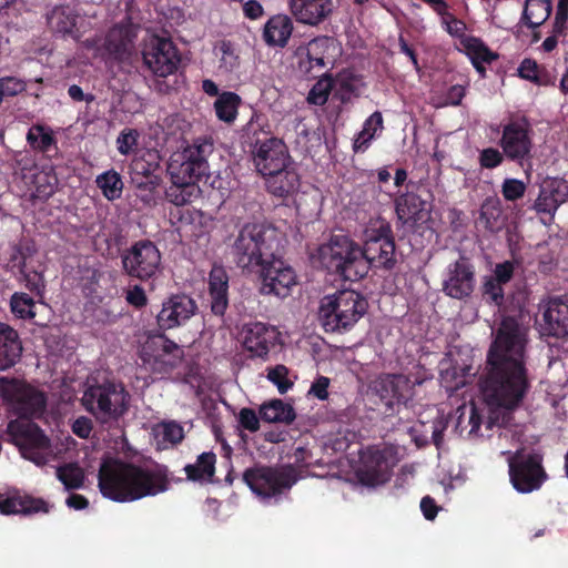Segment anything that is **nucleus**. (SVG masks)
<instances>
[{
    "label": "nucleus",
    "instance_id": "34",
    "mask_svg": "<svg viewBox=\"0 0 568 568\" xmlns=\"http://www.w3.org/2000/svg\"><path fill=\"white\" fill-rule=\"evenodd\" d=\"M0 339V372L13 367L22 356V343L18 332L9 326Z\"/></svg>",
    "mask_w": 568,
    "mask_h": 568
},
{
    "label": "nucleus",
    "instance_id": "21",
    "mask_svg": "<svg viewBox=\"0 0 568 568\" xmlns=\"http://www.w3.org/2000/svg\"><path fill=\"white\" fill-rule=\"evenodd\" d=\"M243 346L251 357L267 359L268 353L280 339V332L268 324L256 322L245 325Z\"/></svg>",
    "mask_w": 568,
    "mask_h": 568
},
{
    "label": "nucleus",
    "instance_id": "11",
    "mask_svg": "<svg viewBox=\"0 0 568 568\" xmlns=\"http://www.w3.org/2000/svg\"><path fill=\"white\" fill-rule=\"evenodd\" d=\"M161 253L150 240H140L122 252L123 272L142 282L153 280L161 271Z\"/></svg>",
    "mask_w": 568,
    "mask_h": 568
},
{
    "label": "nucleus",
    "instance_id": "61",
    "mask_svg": "<svg viewBox=\"0 0 568 568\" xmlns=\"http://www.w3.org/2000/svg\"><path fill=\"white\" fill-rule=\"evenodd\" d=\"M383 123L384 120L382 113L379 111H375L365 120L359 132L367 139H374L376 133L383 130Z\"/></svg>",
    "mask_w": 568,
    "mask_h": 568
},
{
    "label": "nucleus",
    "instance_id": "20",
    "mask_svg": "<svg viewBox=\"0 0 568 568\" xmlns=\"http://www.w3.org/2000/svg\"><path fill=\"white\" fill-rule=\"evenodd\" d=\"M373 388L387 409L394 410L412 399L414 384L404 374H385L374 382Z\"/></svg>",
    "mask_w": 568,
    "mask_h": 568
},
{
    "label": "nucleus",
    "instance_id": "51",
    "mask_svg": "<svg viewBox=\"0 0 568 568\" xmlns=\"http://www.w3.org/2000/svg\"><path fill=\"white\" fill-rule=\"evenodd\" d=\"M26 282L27 288L33 293L39 300H42L45 292V280L41 272L28 271L20 273Z\"/></svg>",
    "mask_w": 568,
    "mask_h": 568
},
{
    "label": "nucleus",
    "instance_id": "9",
    "mask_svg": "<svg viewBox=\"0 0 568 568\" xmlns=\"http://www.w3.org/2000/svg\"><path fill=\"white\" fill-rule=\"evenodd\" d=\"M395 465L396 457L393 448L368 446L359 452L355 475L362 485L376 487L390 479Z\"/></svg>",
    "mask_w": 568,
    "mask_h": 568
},
{
    "label": "nucleus",
    "instance_id": "39",
    "mask_svg": "<svg viewBox=\"0 0 568 568\" xmlns=\"http://www.w3.org/2000/svg\"><path fill=\"white\" fill-rule=\"evenodd\" d=\"M27 142L32 150L50 155L51 151L57 152V140L51 128L43 124H33L28 130Z\"/></svg>",
    "mask_w": 568,
    "mask_h": 568
},
{
    "label": "nucleus",
    "instance_id": "53",
    "mask_svg": "<svg viewBox=\"0 0 568 568\" xmlns=\"http://www.w3.org/2000/svg\"><path fill=\"white\" fill-rule=\"evenodd\" d=\"M139 133L134 129H124L116 139L118 151L122 155L131 154L138 145Z\"/></svg>",
    "mask_w": 568,
    "mask_h": 568
},
{
    "label": "nucleus",
    "instance_id": "63",
    "mask_svg": "<svg viewBox=\"0 0 568 568\" xmlns=\"http://www.w3.org/2000/svg\"><path fill=\"white\" fill-rule=\"evenodd\" d=\"M239 423L242 428L254 433L260 428V420L254 409L242 408L239 414Z\"/></svg>",
    "mask_w": 568,
    "mask_h": 568
},
{
    "label": "nucleus",
    "instance_id": "5",
    "mask_svg": "<svg viewBox=\"0 0 568 568\" xmlns=\"http://www.w3.org/2000/svg\"><path fill=\"white\" fill-rule=\"evenodd\" d=\"M131 395L125 385L115 379L89 383L81 405L101 425L118 423L130 408Z\"/></svg>",
    "mask_w": 568,
    "mask_h": 568
},
{
    "label": "nucleus",
    "instance_id": "8",
    "mask_svg": "<svg viewBox=\"0 0 568 568\" xmlns=\"http://www.w3.org/2000/svg\"><path fill=\"white\" fill-rule=\"evenodd\" d=\"M395 248L390 223L384 219L372 221L364 231V245L361 246L364 261H366L365 276L372 267L393 270L397 262Z\"/></svg>",
    "mask_w": 568,
    "mask_h": 568
},
{
    "label": "nucleus",
    "instance_id": "46",
    "mask_svg": "<svg viewBox=\"0 0 568 568\" xmlns=\"http://www.w3.org/2000/svg\"><path fill=\"white\" fill-rule=\"evenodd\" d=\"M334 87V79L332 74L325 73L310 90L307 94V102L310 104L322 106L329 97Z\"/></svg>",
    "mask_w": 568,
    "mask_h": 568
},
{
    "label": "nucleus",
    "instance_id": "13",
    "mask_svg": "<svg viewBox=\"0 0 568 568\" xmlns=\"http://www.w3.org/2000/svg\"><path fill=\"white\" fill-rule=\"evenodd\" d=\"M498 145L507 160L523 166L532 156L534 142L529 121L526 118L511 119L503 124Z\"/></svg>",
    "mask_w": 568,
    "mask_h": 568
},
{
    "label": "nucleus",
    "instance_id": "18",
    "mask_svg": "<svg viewBox=\"0 0 568 568\" xmlns=\"http://www.w3.org/2000/svg\"><path fill=\"white\" fill-rule=\"evenodd\" d=\"M256 274L261 277V293L284 298L296 285V273L281 260V254L268 265H264Z\"/></svg>",
    "mask_w": 568,
    "mask_h": 568
},
{
    "label": "nucleus",
    "instance_id": "47",
    "mask_svg": "<svg viewBox=\"0 0 568 568\" xmlns=\"http://www.w3.org/2000/svg\"><path fill=\"white\" fill-rule=\"evenodd\" d=\"M57 477L67 489L81 488L84 481L83 470L73 463L58 467Z\"/></svg>",
    "mask_w": 568,
    "mask_h": 568
},
{
    "label": "nucleus",
    "instance_id": "57",
    "mask_svg": "<svg viewBox=\"0 0 568 568\" xmlns=\"http://www.w3.org/2000/svg\"><path fill=\"white\" fill-rule=\"evenodd\" d=\"M560 206L550 195L547 193L544 187H540L538 197L535 201L534 209L537 213L548 214L550 217H554L556 211Z\"/></svg>",
    "mask_w": 568,
    "mask_h": 568
},
{
    "label": "nucleus",
    "instance_id": "24",
    "mask_svg": "<svg viewBox=\"0 0 568 568\" xmlns=\"http://www.w3.org/2000/svg\"><path fill=\"white\" fill-rule=\"evenodd\" d=\"M475 375L471 364L459 363L449 357L439 362V382L449 395L470 384Z\"/></svg>",
    "mask_w": 568,
    "mask_h": 568
},
{
    "label": "nucleus",
    "instance_id": "42",
    "mask_svg": "<svg viewBox=\"0 0 568 568\" xmlns=\"http://www.w3.org/2000/svg\"><path fill=\"white\" fill-rule=\"evenodd\" d=\"M95 183L106 200L113 202L122 196L124 183L120 173L114 169L99 174L95 179Z\"/></svg>",
    "mask_w": 568,
    "mask_h": 568
},
{
    "label": "nucleus",
    "instance_id": "59",
    "mask_svg": "<svg viewBox=\"0 0 568 568\" xmlns=\"http://www.w3.org/2000/svg\"><path fill=\"white\" fill-rule=\"evenodd\" d=\"M540 68L538 63L529 58L524 59L518 68V74L520 78L528 80L536 84H544L540 77Z\"/></svg>",
    "mask_w": 568,
    "mask_h": 568
},
{
    "label": "nucleus",
    "instance_id": "30",
    "mask_svg": "<svg viewBox=\"0 0 568 568\" xmlns=\"http://www.w3.org/2000/svg\"><path fill=\"white\" fill-rule=\"evenodd\" d=\"M544 331L547 335L561 338L568 335V304L559 298L548 302L544 312Z\"/></svg>",
    "mask_w": 568,
    "mask_h": 568
},
{
    "label": "nucleus",
    "instance_id": "60",
    "mask_svg": "<svg viewBox=\"0 0 568 568\" xmlns=\"http://www.w3.org/2000/svg\"><path fill=\"white\" fill-rule=\"evenodd\" d=\"M567 30H568V2L558 1L551 33L566 37Z\"/></svg>",
    "mask_w": 568,
    "mask_h": 568
},
{
    "label": "nucleus",
    "instance_id": "32",
    "mask_svg": "<svg viewBox=\"0 0 568 568\" xmlns=\"http://www.w3.org/2000/svg\"><path fill=\"white\" fill-rule=\"evenodd\" d=\"M293 21L287 14L272 16L263 29V39L271 47L284 48L293 32Z\"/></svg>",
    "mask_w": 568,
    "mask_h": 568
},
{
    "label": "nucleus",
    "instance_id": "10",
    "mask_svg": "<svg viewBox=\"0 0 568 568\" xmlns=\"http://www.w3.org/2000/svg\"><path fill=\"white\" fill-rule=\"evenodd\" d=\"M542 455L538 453L516 452L508 460L509 479L513 487L520 494L539 490L548 480L542 465Z\"/></svg>",
    "mask_w": 568,
    "mask_h": 568
},
{
    "label": "nucleus",
    "instance_id": "17",
    "mask_svg": "<svg viewBox=\"0 0 568 568\" xmlns=\"http://www.w3.org/2000/svg\"><path fill=\"white\" fill-rule=\"evenodd\" d=\"M476 287L475 265L466 256L450 263L446 268V276L442 291L446 296L455 300H466L471 296Z\"/></svg>",
    "mask_w": 568,
    "mask_h": 568
},
{
    "label": "nucleus",
    "instance_id": "6",
    "mask_svg": "<svg viewBox=\"0 0 568 568\" xmlns=\"http://www.w3.org/2000/svg\"><path fill=\"white\" fill-rule=\"evenodd\" d=\"M317 260L327 272L344 281L357 282L365 277L366 261L361 245L346 235H333L317 248Z\"/></svg>",
    "mask_w": 568,
    "mask_h": 568
},
{
    "label": "nucleus",
    "instance_id": "7",
    "mask_svg": "<svg viewBox=\"0 0 568 568\" xmlns=\"http://www.w3.org/2000/svg\"><path fill=\"white\" fill-rule=\"evenodd\" d=\"M367 301L352 290L325 295L320 302L318 320L327 333L348 331L366 313Z\"/></svg>",
    "mask_w": 568,
    "mask_h": 568
},
{
    "label": "nucleus",
    "instance_id": "12",
    "mask_svg": "<svg viewBox=\"0 0 568 568\" xmlns=\"http://www.w3.org/2000/svg\"><path fill=\"white\" fill-rule=\"evenodd\" d=\"M243 480L254 494L268 499L291 489L297 477L293 467L255 466L243 473Z\"/></svg>",
    "mask_w": 568,
    "mask_h": 568
},
{
    "label": "nucleus",
    "instance_id": "25",
    "mask_svg": "<svg viewBox=\"0 0 568 568\" xmlns=\"http://www.w3.org/2000/svg\"><path fill=\"white\" fill-rule=\"evenodd\" d=\"M290 8L296 21L311 27H317L332 16L334 1L291 0Z\"/></svg>",
    "mask_w": 568,
    "mask_h": 568
},
{
    "label": "nucleus",
    "instance_id": "4",
    "mask_svg": "<svg viewBox=\"0 0 568 568\" xmlns=\"http://www.w3.org/2000/svg\"><path fill=\"white\" fill-rule=\"evenodd\" d=\"M283 236L277 227L268 223H245L237 232L231 255L239 268L257 273L281 254Z\"/></svg>",
    "mask_w": 568,
    "mask_h": 568
},
{
    "label": "nucleus",
    "instance_id": "35",
    "mask_svg": "<svg viewBox=\"0 0 568 568\" xmlns=\"http://www.w3.org/2000/svg\"><path fill=\"white\" fill-rule=\"evenodd\" d=\"M216 455L213 452L200 454L193 464L184 467L186 479L193 483H212L215 475Z\"/></svg>",
    "mask_w": 568,
    "mask_h": 568
},
{
    "label": "nucleus",
    "instance_id": "49",
    "mask_svg": "<svg viewBox=\"0 0 568 568\" xmlns=\"http://www.w3.org/2000/svg\"><path fill=\"white\" fill-rule=\"evenodd\" d=\"M544 190L560 205L568 200V181L561 178H552L545 182Z\"/></svg>",
    "mask_w": 568,
    "mask_h": 568
},
{
    "label": "nucleus",
    "instance_id": "31",
    "mask_svg": "<svg viewBox=\"0 0 568 568\" xmlns=\"http://www.w3.org/2000/svg\"><path fill=\"white\" fill-rule=\"evenodd\" d=\"M50 505L42 498H36L29 495H12L7 498H0V513L2 515H31L37 513H49Z\"/></svg>",
    "mask_w": 568,
    "mask_h": 568
},
{
    "label": "nucleus",
    "instance_id": "22",
    "mask_svg": "<svg viewBox=\"0 0 568 568\" xmlns=\"http://www.w3.org/2000/svg\"><path fill=\"white\" fill-rule=\"evenodd\" d=\"M432 205L414 192L395 199V213L403 225L417 229L430 220Z\"/></svg>",
    "mask_w": 568,
    "mask_h": 568
},
{
    "label": "nucleus",
    "instance_id": "15",
    "mask_svg": "<svg viewBox=\"0 0 568 568\" xmlns=\"http://www.w3.org/2000/svg\"><path fill=\"white\" fill-rule=\"evenodd\" d=\"M183 357V348L164 335L150 338L143 346L141 355L143 363L159 374L171 373L181 365Z\"/></svg>",
    "mask_w": 568,
    "mask_h": 568
},
{
    "label": "nucleus",
    "instance_id": "29",
    "mask_svg": "<svg viewBox=\"0 0 568 568\" xmlns=\"http://www.w3.org/2000/svg\"><path fill=\"white\" fill-rule=\"evenodd\" d=\"M209 295L211 298V312L216 316H223L229 307V275L220 265H213L209 273Z\"/></svg>",
    "mask_w": 568,
    "mask_h": 568
},
{
    "label": "nucleus",
    "instance_id": "33",
    "mask_svg": "<svg viewBox=\"0 0 568 568\" xmlns=\"http://www.w3.org/2000/svg\"><path fill=\"white\" fill-rule=\"evenodd\" d=\"M460 43L476 71L484 78L486 74L484 64H490L497 60L498 54L491 51L483 40L473 36H465Z\"/></svg>",
    "mask_w": 568,
    "mask_h": 568
},
{
    "label": "nucleus",
    "instance_id": "26",
    "mask_svg": "<svg viewBox=\"0 0 568 568\" xmlns=\"http://www.w3.org/2000/svg\"><path fill=\"white\" fill-rule=\"evenodd\" d=\"M11 400L18 415L26 419L41 417L47 407L44 393L30 385L17 387L11 395Z\"/></svg>",
    "mask_w": 568,
    "mask_h": 568
},
{
    "label": "nucleus",
    "instance_id": "28",
    "mask_svg": "<svg viewBox=\"0 0 568 568\" xmlns=\"http://www.w3.org/2000/svg\"><path fill=\"white\" fill-rule=\"evenodd\" d=\"M263 179L266 191L278 199H286L295 194L301 182L294 162L287 165V169L277 170Z\"/></svg>",
    "mask_w": 568,
    "mask_h": 568
},
{
    "label": "nucleus",
    "instance_id": "50",
    "mask_svg": "<svg viewBox=\"0 0 568 568\" xmlns=\"http://www.w3.org/2000/svg\"><path fill=\"white\" fill-rule=\"evenodd\" d=\"M505 159L507 158L503 150L499 151L496 148L489 146L479 152L478 163L481 169L493 170L500 166Z\"/></svg>",
    "mask_w": 568,
    "mask_h": 568
},
{
    "label": "nucleus",
    "instance_id": "1",
    "mask_svg": "<svg viewBox=\"0 0 568 568\" xmlns=\"http://www.w3.org/2000/svg\"><path fill=\"white\" fill-rule=\"evenodd\" d=\"M478 385L488 406L508 413L517 410L531 388L526 339L518 322L505 317L487 354Z\"/></svg>",
    "mask_w": 568,
    "mask_h": 568
},
{
    "label": "nucleus",
    "instance_id": "38",
    "mask_svg": "<svg viewBox=\"0 0 568 568\" xmlns=\"http://www.w3.org/2000/svg\"><path fill=\"white\" fill-rule=\"evenodd\" d=\"M59 184L58 176L52 166H45L33 174L32 196L42 202L48 201L57 191Z\"/></svg>",
    "mask_w": 568,
    "mask_h": 568
},
{
    "label": "nucleus",
    "instance_id": "19",
    "mask_svg": "<svg viewBox=\"0 0 568 568\" xmlns=\"http://www.w3.org/2000/svg\"><path fill=\"white\" fill-rule=\"evenodd\" d=\"M197 311L196 302L187 294H172L162 303V308L156 316V323L161 331L173 329L183 326Z\"/></svg>",
    "mask_w": 568,
    "mask_h": 568
},
{
    "label": "nucleus",
    "instance_id": "16",
    "mask_svg": "<svg viewBox=\"0 0 568 568\" xmlns=\"http://www.w3.org/2000/svg\"><path fill=\"white\" fill-rule=\"evenodd\" d=\"M252 160L256 172L263 178L293 164L285 142L276 136L256 140L252 148Z\"/></svg>",
    "mask_w": 568,
    "mask_h": 568
},
{
    "label": "nucleus",
    "instance_id": "64",
    "mask_svg": "<svg viewBox=\"0 0 568 568\" xmlns=\"http://www.w3.org/2000/svg\"><path fill=\"white\" fill-rule=\"evenodd\" d=\"M515 272V263L513 261H505L503 263H498L495 266L493 277L501 283L503 285L507 284L511 281Z\"/></svg>",
    "mask_w": 568,
    "mask_h": 568
},
{
    "label": "nucleus",
    "instance_id": "41",
    "mask_svg": "<svg viewBox=\"0 0 568 568\" xmlns=\"http://www.w3.org/2000/svg\"><path fill=\"white\" fill-rule=\"evenodd\" d=\"M261 418L267 423H292L296 415L294 408L290 404H285L282 399H272L264 403L260 408Z\"/></svg>",
    "mask_w": 568,
    "mask_h": 568
},
{
    "label": "nucleus",
    "instance_id": "27",
    "mask_svg": "<svg viewBox=\"0 0 568 568\" xmlns=\"http://www.w3.org/2000/svg\"><path fill=\"white\" fill-rule=\"evenodd\" d=\"M332 42V38L321 36L312 39L305 47H298L296 54L301 58L300 69L312 74L315 69L321 71L326 68L327 53Z\"/></svg>",
    "mask_w": 568,
    "mask_h": 568
},
{
    "label": "nucleus",
    "instance_id": "40",
    "mask_svg": "<svg viewBox=\"0 0 568 568\" xmlns=\"http://www.w3.org/2000/svg\"><path fill=\"white\" fill-rule=\"evenodd\" d=\"M242 104V98L232 91H223L214 101V111L216 118L227 124L234 123L239 114V108Z\"/></svg>",
    "mask_w": 568,
    "mask_h": 568
},
{
    "label": "nucleus",
    "instance_id": "37",
    "mask_svg": "<svg viewBox=\"0 0 568 568\" xmlns=\"http://www.w3.org/2000/svg\"><path fill=\"white\" fill-rule=\"evenodd\" d=\"M551 11L550 0H527L520 22L531 30L538 29L549 19Z\"/></svg>",
    "mask_w": 568,
    "mask_h": 568
},
{
    "label": "nucleus",
    "instance_id": "55",
    "mask_svg": "<svg viewBox=\"0 0 568 568\" xmlns=\"http://www.w3.org/2000/svg\"><path fill=\"white\" fill-rule=\"evenodd\" d=\"M504 285L493 276L486 277L483 284V295L496 305L504 303Z\"/></svg>",
    "mask_w": 568,
    "mask_h": 568
},
{
    "label": "nucleus",
    "instance_id": "14",
    "mask_svg": "<svg viewBox=\"0 0 568 568\" xmlns=\"http://www.w3.org/2000/svg\"><path fill=\"white\" fill-rule=\"evenodd\" d=\"M143 63L155 78L176 73L182 61L181 52L171 39L154 37L142 51Z\"/></svg>",
    "mask_w": 568,
    "mask_h": 568
},
{
    "label": "nucleus",
    "instance_id": "43",
    "mask_svg": "<svg viewBox=\"0 0 568 568\" xmlns=\"http://www.w3.org/2000/svg\"><path fill=\"white\" fill-rule=\"evenodd\" d=\"M161 156L155 150H145L135 156L131 163L132 175L135 176H160Z\"/></svg>",
    "mask_w": 568,
    "mask_h": 568
},
{
    "label": "nucleus",
    "instance_id": "23",
    "mask_svg": "<svg viewBox=\"0 0 568 568\" xmlns=\"http://www.w3.org/2000/svg\"><path fill=\"white\" fill-rule=\"evenodd\" d=\"M8 434L11 435L21 453L29 450H42L50 446L49 438L34 423L11 420L8 424Z\"/></svg>",
    "mask_w": 568,
    "mask_h": 568
},
{
    "label": "nucleus",
    "instance_id": "62",
    "mask_svg": "<svg viewBox=\"0 0 568 568\" xmlns=\"http://www.w3.org/2000/svg\"><path fill=\"white\" fill-rule=\"evenodd\" d=\"M184 438L183 427L176 422H169L163 425V440L172 445L180 444Z\"/></svg>",
    "mask_w": 568,
    "mask_h": 568
},
{
    "label": "nucleus",
    "instance_id": "3",
    "mask_svg": "<svg viewBox=\"0 0 568 568\" xmlns=\"http://www.w3.org/2000/svg\"><path fill=\"white\" fill-rule=\"evenodd\" d=\"M213 152V142L209 139H196L181 153L174 154L169 164L171 185L165 190L170 203L182 206L200 197L199 182L209 178L207 158Z\"/></svg>",
    "mask_w": 568,
    "mask_h": 568
},
{
    "label": "nucleus",
    "instance_id": "36",
    "mask_svg": "<svg viewBox=\"0 0 568 568\" xmlns=\"http://www.w3.org/2000/svg\"><path fill=\"white\" fill-rule=\"evenodd\" d=\"M479 224L489 232H498L505 224L503 205L496 195L486 197L479 209Z\"/></svg>",
    "mask_w": 568,
    "mask_h": 568
},
{
    "label": "nucleus",
    "instance_id": "2",
    "mask_svg": "<svg viewBox=\"0 0 568 568\" xmlns=\"http://www.w3.org/2000/svg\"><path fill=\"white\" fill-rule=\"evenodd\" d=\"M98 487L102 496L112 501H135L169 490L170 471L164 465L143 467L108 458L100 465Z\"/></svg>",
    "mask_w": 568,
    "mask_h": 568
},
{
    "label": "nucleus",
    "instance_id": "58",
    "mask_svg": "<svg viewBox=\"0 0 568 568\" xmlns=\"http://www.w3.org/2000/svg\"><path fill=\"white\" fill-rule=\"evenodd\" d=\"M30 245H16L10 256L9 263L12 268H17L19 273H24L27 267V258L33 253Z\"/></svg>",
    "mask_w": 568,
    "mask_h": 568
},
{
    "label": "nucleus",
    "instance_id": "45",
    "mask_svg": "<svg viewBox=\"0 0 568 568\" xmlns=\"http://www.w3.org/2000/svg\"><path fill=\"white\" fill-rule=\"evenodd\" d=\"M36 302L27 293L16 292L10 298V308L16 317L21 320H32L36 316Z\"/></svg>",
    "mask_w": 568,
    "mask_h": 568
},
{
    "label": "nucleus",
    "instance_id": "52",
    "mask_svg": "<svg viewBox=\"0 0 568 568\" xmlns=\"http://www.w3.org/2000/svg\"><path fill=\"white\" fill-rule=\"evenodd\" d=\"M288 369L284 365H276L268 369L267 378L276 385L280 394H285L293 387V382L287 378Z\"/></svg>",
    "mask_w": 568,
    "mask_h": 568
},
{
    "label": "nucleus",
    "instance_id": "48",
    "mask_svg": "<svg viewBox=\"0 0 568 568\" xmlns=\"http://www.w3.org/2000/svg\"><path fill=\"white\" fill-rule=\"evenodd\" d=\"M526 190V183L515 178H507L501 184V194L507 202H516L523 199Z\"/></svg>",
    "mask_w": 568,
    "mask_h": 568
},
{
    "label": "nucleus",
    "instance_id": "44",
    "mask_svg": "<svg viewBox=\"0 0 568 568\" xmlns=\"http://www.w3.org/2000/svg\"><path fill=\"white\" fill-rule=\"evenodd\" d=\"M78 16L68 7H57L48 18L50 27L59 33L71 34L77 24Z\"/></svg>",
    "mask_w": 568,
    "mask_h": 568
},
{
    "label": "nucleus",
    "instance_id": "56",
    "mask_svg": "<svg viewBox=\"0 0 568 568\" xmlns=\"http://www.w3.org/2000/svg\"><path fill=\"white\" fill-rule=\"evenodd\" d=\"M26 90V82L16 77L0 78V98L14 97Z\"/></svg>",
    "mask_w": 568,
    "mask_h": 568
},
{
    "label": "nucleus",
    "instance_id": "54",
    "mask_svg": "<svg viewBox=\"0 0 568 568\" xmlns=\"http://www.w3.org/2000/svg\"><path fill=\"white\" fill-rule=\"evenodd\" d=\"M221 53L220 68L225 72L233 71L239 65V57L235 54L230 41H222L217 47Z\"/></svg>",
    "mask_w": 568,
    "mask_h": 568
}]
</instances>
